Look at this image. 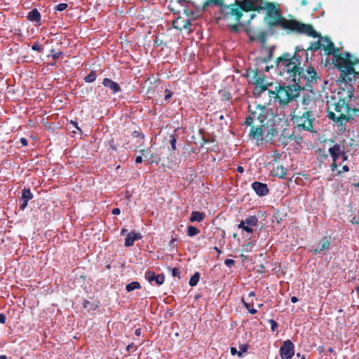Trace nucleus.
Masks as SVG:
<instances>
[{"mask_svg": "<svg viewBox=\"0 0 359 359\" xmlns=\"http://www.w3.org/2000/svg\"><path fill=\"white\" fill-rule=\"evenodd\" d=\"M249 111L245 123L248 126H252L250 136L256 140L257 145L272 142L277 133L272 127V111L265 106L258 104L250 105Z\"/></svg>", "mask_w": 359, "mask_h": 359, "instance_id": "1", "label": "nucleus"}, {"mask_svg": "<svg viewBox=\"0 0 359 359\" xmlns=\"http://www.w3.org/2000/svg\"><path fill=\"white\" fill-rule=\"evenodd\" d=\"M306 72L308 78L300 76L297 79V82L276 87L272 93V102H278L280 105H286L299 96L300 90L311 88L313 84L317 81V73L311 67L306 68Z\"/></svg>", "mask_w": 359, "mask_h": 359, "instance_id": "2", "label": "nucleus"}, {"mask_svg": "<svg viewBox=\"0 0 359 359\" xmlns=\"http://www.w3.org/2000/svg\"><path fill=\"white\" fill-rule=\"evenodd\" d=\"M303 55H306V59L308 58L307 53L304 49L299 48H296L294 54L283 53L276 61L278 74L291 82H297V79L300 76L308 78L306 69L304 70L300 67V59Z\"/></svg>", "mask_w": 359, "mask_h": 359, "instance_id": "3", "label": "nucleus"}, {"mask_svg": "<svg viewBox=\"0 0 359 359\" xmlns=\"http://www.w3.org/2000/svg\"><path fill=\"white\" fill-rule=\"evenodd\" d=\"M265 10L266 11V20L269 25L280 26L282 29L297 34H306L313 37L318 36L317 32L311 25L304 24L294 19H286L281 17L278 8L273 4H267Z\"/></svg>", "mask_w": 359, "mask_h": 359, "instance_id": "4", "label": "nucleus"}, {"mask_svg": "<svg viewBox=\"0 0 359 359\" xmlns=\"http://www.w3.org/2000/svg\"><path fill=\"white\" fill-rule=\"evenodd\" d=\"M321 49L324 50L326 55H333V64L341 72V76L345 81H351L352 76L355 77L358 74L355 72L353 65L359 62V60H351V55L348 53L344 55L337 53L338 49L334 47V44L328 39L321 37Z\"/></svg>", "mask_w": 359, "mask_h": 359, "instance_id": "5", "label": "nucleus"}, {"mask_svg": "<svg viewBox=\"0 0 359 359\" xmlns=\"http://www.w3.org/2000/svg\"><path fill=\"white\" fill-rule=\"evenodd\" d=\"M241 16L242 11L238 5H225L220 8L217 22L220 25L228 26L232 29H236L240 23Z\"/></svg>", "mask_w": 359, "mask_h": 359, "instance_id": "6", "label": "nucleus"}, {"mask_svg": "<svg viewBox=\"0 0 359 359\" xmlns=\"http://www.w3.org/2000/svg\"><path fill=\"white\" fill-rule=\"evenodd\" d=\"M349 107L344 100H340L337 103L334 104L331 107H329L327 117L335 121L343 124L349 120Z\"/></svg>", "mask_w": 359, "mask_h": 359, "instance_id": "7", "label": "nucleus"}, {"mask_svg": "<svg viewBox=\"0 0 359 359\" xmlns=\"http://www.w3.org/2000/svg\"><path fill=\"white\" fill-rule=\"evenodd\" d=\"M292 120L299 130L313 131L314 118L312 112L307 111L302 115L294 114Z\"/></svg>", "mask_w": 359, "mask_h": 359, "instance_id": "8", "label": "nucleus"}, {"mask_svg": "<svg viewBox=\"0 0 359 359\" xmlns=\"http://www.w3.org/2000/svg\"><path fill=\"white\" fill-rule=\"evenodd\" d=\"M310 88H311L306 89L307 90H309V93H307L306 95H303L302 104L304 106V109L305 110L304 111H308L313 112V110L316 107V95Z\"/></svg>", "mask_w": 359, "mask_h": 359, "instance_id": "9", "label": "nucleus"}, {"mask_svg": "<svg viewBox=\"0 0 359 359\" xmlns=\"http://www.w3.org/2000/svg\"><path fill=\"white\" fill-rule=\"evenodd\" d=\"M294 354V344L290 340L283 342L280 348V355L281 359H290Z\"/></svg>", "mask_w": 359, "mask_h": 359, "instance_id": "10", "label": "nucleus"}, {"mask_svg": "<svg viewBox=\"0 0 359 359\" xmlns=\"http://www.w3.org/2000/svg\"><path fill=\"white\" fill-rule=\"evenodd\" d=\"M258 219L256 216H250L247 217L245 221H241L238 227L242 229L248 233H252L253 232L252 227L257 225Z\"/></svg>", "mask_w": 359, "mask_h": 359, "instance_id": "11", "label": "nucleus"}, {"mask_svg": "<svg viewBox=\"0 0 359 359\" xmlns=\"http://www.w3.org/2000/svg\"><path fill=\"white\" fill-rule=\"evenodd\" d=\"M272 90L267 89V86H255L254 94L257 96L263 97V98H269L268 104L272 102Z\"/></svg>", "mask_w": 359, "mask_h": 359, "instance_id": "12", "label": "nucleus"}, {"mask_svg": "<svg viewBox=\"0 0 359 359\" xmlns=\"http://www.w3.org/2000/svg\"><path fill=\"white\" fill-rule=\"evenodd\" d=\"M145 278L149 282L155 281L156 284L161 285L165 280V277L163 274L156 275L154 271H149L145 273Z\"/></svg>", "mask_w": 359, "mask_h": 359, "instance_id": "13", "label": "nucleus"}, {"mask_svg": "<svg viewBox=\"0 0 359 359\" xmlns=\"http://www.w3.org/2000/svg\"><path fill=\"white\" fill-rule=\"evenodd\" d=\"M252 188L256 194L260 196H266L269 193V189L266 184L255 182L252 184Z\"/></svg>", "mask_w": 359, "mask_h": 359, "instance_id": "14", "label": "nucleus"}, {"mask_svg": "<svg viewBox=\"0 0 359 359\" xmlns=\"http://www.w3.org/2000/svg\"><path fill=\"white\" fill-rule=\"evenodd\" d=\"M342 148L340 144H336L329 149V153L332 158V161H337L342 154Z\"/></svg>", "mask_w": 359, "mask_h": 359, "instance_id": "15", "label": "nucleus"}, {"mask_svg": "<svg viewBox=\"0 0 359 359\" xmlns=\"http://www.w3.org/2000/svg\"><path fill=\"white\" fill-rule=\"evenodd\" d=\"M41 14L36 8L29 11L27 16L28 20L36 22V25L38 26L41 25Z\"/></svg>", "mask_w": 359, "mask_h": 359, "instance_id": "16", "label": "nucleus"}, {"mask_svg": "<svg viewBox=\"0 0 359 359\" xmlns=\"http://www.w3.org/2000/svg\"><path fill=\"white\" fill-rule=\"evenodd\" d=\"M330 242L326 237H325L318 242L317 248L313 250V254L317 255L321 251L328 250L330 248Z\"/></svg>", "mask_w": 359, "mask_h": 359, "instance_id": "17", "label": "nucleus"}, {"mask_svg": "<svg viewBox=\"0 0 359 359\" xmlns=\"http://www.w3.org/2000/svg\"><path fill=\"white\" fill-rule=\"evenodd\" d=\"M239 4H237L239 6V8L241 9V11L242 10L243 11H252L255 8L256 5L254 3L253 0H241L238 1Z\"/></svg>", "mask_w": 359, "mask_h": 359, "instance_id": "18", "label": "nucleus"}, {"mask_svg": "<svg viewBox=\"0 0 359 359\" xmlns=\"http://www.w3.org/2000/svg\"><path fill=\"white\" fill-rule=\"evenodd\" d=\"M102 84L104 87L109 88L114 94L121 90L119 85L109 79H104Z\"/></svg>", "mask_w": 359, "mask_h": 359, "instance_id": "19", "label": "nucleus"}, {"mask_svg": "<svg viewBox=\"0 0 359 359\" xmlns=\"http://www.w3.org/2000/svg\"><path fill=\"white\" fill-rule=\"evenodd\" d=\"M141 238L142 236L140 233L132 231L128 233L125 240V245L126 247L132 246L135 241L140 239Z\"/></svg>", "mask_w": 359, "mask_h": 359, "instance_id": "20", "label": "nucleus"}, {"mask_svg": "<svg viewBox=\"0 0 359 359\" xmlns=\"http://www.w3.org/2000/svg\"><path fill=\"white\" fill-rule=\"evenodd\" d=\"M272 173L274 176L280 178H284L287 175V170L281 165L273 168Z\"/></svg>", "mask_w": 359, "mask_h": 359, "instance_id": "21", "label": "nucleus"}, {"mask_svg": "<svg viewBox=\"0 0 359 359\" xmlns=\"http://www.w3.org/2000/svg\"><path fill=\"white\" fill-rule=\"evenodd\" d=\"M252 82L255 86H267L265 79L257 73L255 74Z\"/></svg>", "mask_w": 359, "mask_h": 359, "instance_id": "22", "label": "nucleus"}, {"mask_svg": "<svg viewBox=\"0 0 359 359\" xmlns=\"http://www.w3.org/2000/svg\"><path fill=\"white\" fill-rule=\"evenodd\" d=\"M205 217L204 213L200 212L198 211H194L191 212V215L190 217L191 222H201L202 221Z\"/></svg>", "mask_w": 359, "mask_h": 359, "instance_id": "23", "label": "nucleus"}, {"mask_svg": "<svg viewBox=\"0 0 359 359\" xmlns=\"http://www.w3.org/2000/svg\"><path fill=\"white\" fill-rule=\"evenodd\" d=\"M140 288H141V285L137 281H133L130 283H128L126 286V289L127 292H132L134 290L140 289Z\"/></svg>", "mask_w": 359, "mask_h": 359, "instance_id": "24", "label": "nucleus"}, {"mask_svg": "<svg viewBox=\"0 0 359 359\" xmlns=\"http://www.w3.org/2000/svg\"><path fill=\"white\" fill-rule=\"evenodd\" d=\"M223 2H224L223 0H208L204 4V7H208V6L213 4V5L219 6L221 8L222 6H224Z\"/></svg>", "mask_w": 359, "mask_h": 359, "instance_id": "25", "label": "nucleus"}, {"mask_svg": "<svg viewBox=\"0 0 359 359\" xmlns=\"http://www.w3.org/2000/svg\"><path fill=\"white\" fill-rule=\"evenodd\" d=\"M33 198V195L29 189H23L22 191V199L29 201Z\"/></svg>", "mask_w": 359, "mask_h": 359, "instance_id": "26", "label": "nucleus"}, {"mask_svg": "<svg viewBox=\"0 0 359 359\" xmlns=\"http://www.w3.org/2000/svg\"><path fill=\"white\" fill-rule=\"evenodd\" d=\"M200 278V274L198 272H196L194 276L189 280V285L191 286H195L197 285Z\"/></svg>", "mask_w": 359, "mask_h": 359, "instance_id": "27", "label": "nucleus"}, {"mask_svg": "<svg viewBox=\"0 0 359 359\" xmlns=\"http://www.w3.org/2000/svg\"><path fill=\"white\" fill-rule=\"evenodd\" d=\"M96 79V74L95 72H90L89 74H88L85 78L84 80L87 83H91L93 82Z\"/></svg>", "mask_w": 359, "mask_h": 359, "instance_id": "28", "label": "nucleus"}, {"mask_svg": "<svg viewBox=\"0 0 359 359\" xmlns=\"http://www.w3.org/2000/svg\"><path fill=\"white\" fill-rule=\"evenodd\" d=\"M199 233L198 229L193 226H189L187 229V234L189 236H194Z\"/></svg>", "mask_w": 359, "mask_h": 359, "instance_id": "29", "label": "nucleus"}, {"mask_svg": "<svg viewBox=\"0 0 359 359\" xmlns=\"http://www.w3.org/2000/svg\"><path fill=\"white\" fill-rule=\"evenodd\" d=\"M321 48V38L317 42H314L311 46V49L316 51Z\"/></svg>", "mask_w": 359, "mask_h": 359, "instance_id": "30", "label": "nucleus"}, {"mask_svg": "<svg viewBox=\"0 0 359 359\" xmlns=\"http://www.w3.org/2000/svg\"><path fill=\"white\" fill-rule=\"evenodd\" d=\"M248 351V346L246 344H241L239 346V351L238 352V355L239 357L242 356L243 353H245Z\"/></svg>", "mask_w": 359, "mask_h": 359, "instance_id": "31", "label": "nucleus"}, {"mask_svg": "<svg viewBox=\"0 0 359 359\" xmlns=\"http://www.w3.org/2000/svg\"><path fill=\"white\" fill-rule=\"evenodd\" d=\"M262 65L263 67H261L259 69H258V71H264V72H269L270 69V67L267 65L266 62L265 60L262 61Z\"/></svg>", "mask_w": 359, "mask_h": 359, "instance_id": "32", "label": "nucleus"}, {"mask_svg": "<svg viewBox=\"0 0 359 359\" xmlns=\"http://www.w3.org/2000/svg\"><path fill=\"white\" fill-rule=\"evenodd\" d=\"M32 49L39 53L43 51V48L37 42L32 45Z\"/></svg>", "mask_w": 359, "mask_h": 359, "instance_id": "33", "label": "nucleus"}, {"mask_svg": "<svg viewBox=\"0 0 359 359\" xmlns=\"http://www.w3.org/2000/svg\"><path fill=\"white\" fill-rule=\"evenodd\" d=\"M67 8V4H64V3L59 4H57L56 6V10L58 11H63Z\"/></svg>", "mask_w": 359, "mask_h": 359, "instance_id": "34", "label": "nucleus"}, {"mask_svg": "<svg viewBox=\"0 0 359 359\" xmlns=\"http://www.w3.org/2000/svg\"><path fill=\"white\" fill-rule=\"evenodd\" d=\"M269 323L271 324V330L274 332L276 329L278 327V323L274 320H269Z\"/></svg>", "mask_w": 359, "mask_h": 359, "instance_id": "35", "label": "nucleus"}, {"mask_svg": "<svg viewBox=\"0 0 359 359\" xmlns=\"http://www.w3.org/2000/svg\"><path fill=\"white\" fill-rule=\"evenodd\" d=\"M180 271L177 268H173L172 269V276L173 277H177L179 279L180 278Z\"/></svg>", "mask_w": 359, "mask_h": 359, "instance_id": "36", "label": "nucleus"}, {"mask_svg": "<svg viewBox=\"0 0 359 359\" xmlns=\"http://www.w3.org/2000/svg\"><path fill=\"white\" fill-rule=\"evenodd\" d=\"M176 142H177L176 138L174 136H172V139L170 140V144H171V147H172V150L176 149Z\"/></svg>", "mask_w": 359, "mask_h": 359, "instance_id": "37", "label": "nucleus"}, {"mask_svg": "<svg viewBox=\"0 0 359 359\" xmlns=\"http://www.w3.org/2000/svg\"><path fill=\"white\" fill-rule=\"evenodd\" d=\"M234 260L230 259H227L224 261V264L229 267H231L232 265L234 264Z\"/></svg>", "mask_w": 359, "mask_h": 359, "instance_id": "38", "label": "nucleus"}, {"mask_svg": "<svg viewBox=\"0 0 359 359\" xmlns=\"http://www.w3.org/2000/svg\"><path fill=\"white\" fill-rule=\"evenodd\" d=\"M349 170V168L348 165H345L342 167V170H339L338 171V174H341L342 172H348Z\"/></svg>", "mask_w": 359, "mask_h": 359, "instance_id": "39", "label": "nucleus"}, {"mask_svg": "<svg viewBox=\"0 0 359 359\" xmlns=\"http://www.w3.org/2000/svg\"><path fill=\"white\" fill-rule=\"evenodd\" d=\"M20 142L24 147L27 146L28 144L27 139H25V137H21Z\"/></svg>", "mask_w": 359, "mask_h": 359, "instance_id": "40", "label": "nucleus"}, {"mask_svg": "<svg viewBox=\"0 0 359 359\" xmlns=\"http://www.w3.org/2000/svg\"><path fill=\"white\" fill-rule=\"evenodd\" d=\"M6 316L4 313H0V323L4 324L6 322Z\"/></svg>", "mask_w": 359, "mask_h": 359, "instance_id": "41", "label": "nucleus"}, {"mask_svg": "<svg viewBox=\"0 0 359 359\" xmlns=\"http://www.w3.org/2000/svg\"><path fill=\"white\" fill-rule=\"evenodd\" d=\"M337 167H338V165L337 163V161H333L332 165H331V170L332 171H334V170H337Z\"/></svg>", "mask_w": 359, "mask_h": 359, "instance_id": "42", "label": "nucleus"}, {"mask_svg": "<svg viewBox=\"0 0 359 359\" xmlns=\"http://www.w3.org/2000/svg\"><path fill=\"white\" fill-rule=\"evenodd\" d=\"M165 99L168 100L171 97L172 93L168 90H165Z\"/></svg>", "mask_w": 359, "mask_h": 359, "instance_id": "43", "label": "nucleus"}, {"mask_svg": "<svg viewBox=\"0 0 359 359\" xmlns=\"http://www.w3.org/2000/svg\"><path fill=\"white\" fill-rule=\"evenodd\" d=\"M238 351H237V349L235 347H231V355H234L236 354L238 355Z\"/></svg>", "mask_w": 359, "mask_h": 359, "instance_id": "44", "label": "nucleus"}, {"mask_svg": "<svg viewBox=\"0 0 359 359\" xmlns=\"http://www.w3.org/2000/svg\"><path fill=\"white\" fill-rule=\"evenodd\" d=\"M112 212V214H113V215H119V214H120V212H121V210H120V209H118V208H114V209L112 210V212Z\"/></svg>", "mask_w": 359, "mask_h": 359, "instance_id": "45", "label": "nucleus"}, {"mask_svg": "<svg viewBox=\"0 0 359 359\" xmlns=\"http://www.w3.org/2000/svg\"><path fill=\"white\" fill-rule=\"evenodd\" d=\"M28 201L23 200V203L21 205V209L24 210L27 205Z\"/></svg>", "mask_w": 359, "mask_h": 359, "instance_id": "46", "label": "nucleus"}, {"mask_svg": "<svg viewBox=\"0 0 359 359\" xmlns=\"http://www.w3.org/2000/svg\"><path fill=\"white\" fill-rule=\"evenodd\" d=\"M341 158H342V161H345L347 160V156L346 154H345V152L344 151V150H342V154L341 155Z\"/></svg>", "mask_w": 359, "mask_h": 359, "instance_id": "47", "label": "nucleus"}, {"mask_svg": "<svg viewBox=\"0 0 359 359\" xmlns=\"http://www.w3.org/2000/svg\"><path fill=\"white\" fill-rule=\"evenodd\" d=\"M142 162V156H137L136 158H135V163H140Z\"/></svg>", "mask_w": 359, "mask_h": 359, "instance_id": "48", "label": "nucleus"}, {"mask_svg": "<svg viewBox=\"0 0 359 359\" xmlns=\"http://www.w3.org/2000/svg\"><path fill=\"white\" fill-rule=\"evenodd\" d=\"M242 302L243 304H244V306L248 309L249 310L250 308V304L248 303H247L246 302L244 301V299H242Z\"/></svg>", "mask_w": 359, "mask_h": 359, "instance_id": "49", "label": "nucleus"}, {"mask_svg": "<svg viewBox=\"0 0 359 359\" xmlns=\"http://www.w3.org/2000/svg\"><path fill=\"white\" fill-rule=\"evenodd\" d=\"M248 311L251 313V314H255L257 311L255 309H250L248 310Z\"/></svg>", "mask_w": 359, "mask_h": 359, "instance_id": "50", "label": "nucleus"}, {"mask_svg": "<svg viewBox=\"0 0 359 359\" xmlns=\"http://www.w3.org/2000/svg\"><path fill=\"white\" fill-rule=\"evenodd\" d=\"M291 302H292V303H297V302H298V299H297V297H292L291 298Z\"/></svg>", "mask_w": 359, "mask_h": 359, "instance_id": "51", "label": "nucleus"}, {"mask_svg": "<svg viewBox=\"0 0 359 359\" xmlns=\"http://www.w3.org/2000/svg\"><path fill=\"white\" fill-rule=\"evenodd\" d=\"M237 170H238L239 172L242 173V172H243L244 169H243V167H241V166H238V167L237 168Z\"/></svg>", "mask_w": 359, "mask_h": 359, "instance_id": "52", "label": "nucleus"}, {"mask_svg": "<svg viewBox=\"0 0 359 359\" xmlns=\"http://www.w3.org/2000/svg\"><path fill=\"white\" fill-rule=\"evenodd\" d=\"M141 152H142V154L146 157L147 156L146 154H147L149 151L147 150H141Z\"/></svg>", "mask_w": 359, "mask_h": 359, "instance_id": "53", "label": "nucleus"}, {"mask_svg": "<svg viewBox=\"0 0 359 359\" xmlns=\"http://www.w3.org/2000/svg\"><path fill=\"white\" fill-rule=\"evenodd\" d=\"M255 295V292H253V291H251V292L248 294V297H254Z\"/></svg>", "mask_w": 359, "mask_h": 359, "instance_id": "54", "label": "nucleus"}, {"mask_svg": "<svg viewBox=\"0 0 359 359\" xmlns=\"http://www.w3.org/2000/svg\"><path fill=\"white\" fill-rule=\"evenodd\" d=\"M133 347V344H129V345L127 346L126 350H127V351H130Z\"/></svg>", "mask_w": 359, "mask_h": 359, "instance_id": "55", "label": "nucleus"}, {"mask_svg": "<svg viewBox=\"0 0 359 359\" xmlns=\"http://www.w3.org/2000/svg\"><path fill=\"white\" fill-rule=\"evenodd\" d=\"M127 232V230L126 229H123L121 231V235H125Z\"/></svg>", "mask_w": 359, "mask_h": 359, "instance_id": "56", "label": "nucleus"}, {"mask_svg": "<svg viewBox=\"0 0 359 359\" xmlns=\"http://www.w3.org/2000/svg\"><path fill=\"white\" fill-rule=\"evenodd\" d=\"M307 4V1L306 0H302V6H306Z\"/></svg>", "mask_w": 359, "mask_h": 359, "instance_id": "57", "label": "nucleus"}, {"mask_svg": "<svg viewBox=\"0 0 359 359\" xmlns=\"http://www.w3.org/2000/svg\"><path fill=\"white\" fill-rule=\"evenodd\" d=\"M214 250H216L217 252H218L219 253H220V252H220V250L218 249V248H217V247H215V248H214Z\"/></svg>", "mask_w": 359, "mask_h": 359, "instance_id": "58", "label": "nucleus"}, {"mask_svg": "<svg viewBox=\"0 0 359 359\" xmlns=\"http://www.w3.org/2000/svg\"><path fill=\"white\" fill-rule=\"evenodd\" d=\"M0 359H6L5 355H0Z\"/></svg>", "mask_w": 359, "mask_h": 359, "instance_id": "59", "label": "nucleus"}, {"mask_svg": "<svg viewBox=\"0 0 359 359\" xmlns=\"http://www.w3.org/2000/svg\"><path fill=\"white\" fill-rule=\"evenodd\" d=\"M357 293L359 294V286L355 288Z\"/></svg>", "mask_w": 359, "mask_h": 359, "instance_id": "60", "label": "nucleus"}, {"mask_svg": "<svg viewBox=\"0 0 359 359\" xmlns=\"http://www.w3.org/2000/svg\"><path fill=\"white\" fill-rule=\"evenodd\" d=\"M328 351H329L330 353L333 352V349H332V348H330L328 349Z\"/></svg>", "mask_w": 359, "mask_h": 359, "instance_id": "61", "label": "nucleus"}, {"mask_svg": "<svg viewBox=\"0 0 359 359\" xmlns=\"http://www.w3.org/2000/svg\"><path fill=\"white\" fill-rule=\"evenodd\" d=\"M255 16V14L252 13L250 15V18L252 19Z\"/></svg>", "mask_w": 359, "mask_h": 359, "instance_id": "62", "label": "nucleus"}, {"mask_svg": "<svg viewBox=\"0 0 359 359\" xmlns=\"http://www.w3.org/2000/svg\"><path fill=\"white\" fill-rule=\"evenodd\" d=\"M354 186H355V187H359V182H358V183H357V184H354Z\"/></svg>", "mask_w": 359, "mask_h": 359, "instance_id": "63", "label": "nucleus"}, {"mask_svg": "<svg viewBox=\"0 0 359 359\" xmlns=\"http://www.w3.org/2000/svg\"><path fill=\"white\" fill-rule=\"evenodd\" d=\"M135 332H136V334H139V333H140V330H136Z\"/></svg>", "mask_w": 359, "mask_h": 359, "instance_id": "64", "label": "nucleus"}]
</instances>
